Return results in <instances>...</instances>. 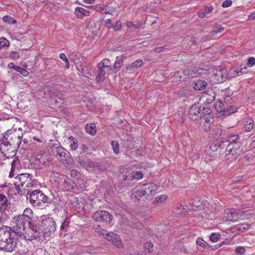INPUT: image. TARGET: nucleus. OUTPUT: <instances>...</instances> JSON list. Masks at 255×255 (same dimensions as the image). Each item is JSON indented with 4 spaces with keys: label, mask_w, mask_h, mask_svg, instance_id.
I'll use <instances>...</instances> for the list:
<instances>
[{
    "label": "nucleus",
    "mask_w": 255,
    "mask_h": 255,
    "mask_svg": "<svg viewBox=\"0 0 255 255\" xmlns=\"http://www.w3.org/2000/svg\"><path fill=\"white\" fill-rule=\"evenodd\" d=\"M49 158L45 153L37 154L35 157L34 164L39 168L47 166L49 164Z\"/></svg>",
    "instance_id": "obj_13"
},
{
    "label": "nucleus",
    "mask_w": 255,
    "mask_h": 255,
    "mask_svg": "<svg viewBox=\"0 0 255 255\" xmlns=\"http://www.w3.org/2000/svg\"><path fill=\"white\" fill-rule=\"evenodd\" d=\"M206 14L202 10L198 12V16L201 18H204L206 16Z\"/></svg>",
    "instance_id": "obj_61"
},
{
    "label": "nucleus",
    "mask_w": 255,
    "mask_h": 255,
    "mask_svg": "<svg viewBox=\"0 0 255 255\" xmlns=\"http://www.w3.org/2000/svg\"><path fill=\"white\" fill-rule=\"evenodd\" d=\"M143 61L142 60H136V61L132 63L131 64L128 65L127 67V69L128 70H132L135 68H137L143 64Z\"/></svg>",
    "instance_id": "obj_35"
},
{
    "label": "nucleus",
    "mask_w": 255,
    "mask_h": 255,
    "mask_svg": "<svg viewBox=\"0 0 255 255\" xmlns=\"http://www.w3.org/2000/svg\"><path fill=\"white\" fill-rule=\"evenodd\" d=\"M239 72L238 68H233L229 70V75L231 77H235L236 76H240L241 75H236L237 72Z\"/></svg>",
    "instance_id": "obj_46"
},
{
    "label": "nucleus",
    "mask_w": 255,
    "mask_h": 255,
    "mask_svg": "<svg viewBox=\"0 0 255 255\" xmlns=\"http://www.w3.org/2000/svg\"><path fill=\"white\" fill-rule=\"evenodd\" d=\"M85 130L87 133L94 135L96 132V126L94 124H88L85 126Z\"/></svg>",
    "instance_id": "obj_32"
},
{
    "label": "nucleus",
    "mask_w": 255,
    "mask_h": 255,
    "mask_svg": "<svg viewBox=\"0 0 255 255\" xmlns=\"http://www.w3.org/2000/svg\"><path fill=\"white\" fill-rule=\"evenodd\" d=\"M108 237L107 240L110 241L113 245L118 248L123 247V243L121 239L118 235L113 232H110Z\"/></svg>",
    "instance_id": "obj_16"
},
{
    "label": "nucleus",
    "mask_w": 255,
    "mask_h": 255,
    "mask_svg": "<svg viewBox=\"0 0 255 255\" xmlns=\"http://www.w3.org/2000/svg\"><path fill=\"white\" fill-rule=\"evenodd\" d=\"M211 124L207 125V123H205L204 125V128L206 131H208L210 128Z\"/></svg>",
    "instance_id": "obj_63"
},
{
    "label": "nucleus",
    "mask_w": 255,
    "mask_h": 255,
    "mask_svg": "<svg viewBox=\"0 0 255 255\" xmlns=\"http://www.w3.org/2000/svg\"><path fill=\"white\" fill-rule=\"evenodd\" d=\"M52 151L55 154L57 158L63 164H67L68 163L69 152L62 146H54Z\"/></svg>",
    "instance_id": "obj_8"
},
{
    "label": "nucleus",
    "mask_w": 255,
    "mask_h": 255,
    "mask_svg": "<svg viewBox=\"0 0 255 255\" xmlns=\"http://www.w3.org/2000/svg\"><path fill=\"white\" fill-rule=\"evenodd\" d=\"M213 10V7L212 6H205L203 9V11L205 12V13L207 14L211 12H212Z\"/></svg>",
    "instance_id": "obj_58"
},
{
    "label": "nucleus",
    "mask_w": 255,
    "mask_h": 255,
    "mask_svg": "<svg viewBox=\"0 0 255 255\" xmlns=\"http://www.w3.org/2000/svg\"><path fill=\"white\" fill-rule=\"evenodd\" d=\"M211 111L209 108L203 107L201 108L200 115H202V117H205L207 115L210 114Z\"/></svg>",
    "instance_id": "obj_39"
},
{
    "label": "nucleus",
    "mask_w": 255,
    "mask_h": 255,
    "mask_svg": "<svg viewBox=\"0 0 255 255\" xmlns=\"http://www.w3.org/2000/svg\"><path fill=\"white\" fill-rule=\"evenodd\" d=\"M214 76L218 82H222L226 79V72L225 70L220 69L215 74Z\"/></svg>",
    "instance_id": "obj_26"
},
{
    "label": "nucleus",
    "mask_w": 255,
    "mask_h": 255,
    "mask_svg": "<svg viewBox=\"0 0 255 255\" xmlns=\"http://www.w3.org/2000/svg\"><path fill=\"white\" fill-rule=\"evenodd\" d=\"M93 219L97 222L109 224L113 219L112 216L106 210L95 212L92 215Z\"/></svg>",
    "instance_id": "obj_7"
},
{
    "label": "nucleus",
    "mask_w": 255,
    "mask_h": 255,
    "mask_svg": "<svg viewBox=\"0 0 255 255\" xmlns=\"http://www.w3.org/2000/svg\"><path fill=\"white\" fill-rule=\"evenodd\" d=\"M40 227L45 233H54L56 231V225L52 218L44 216L41 219Z\"/></svg>",
    "instance_id": "obj_6"
},
{
    "label": "nucleus",
    "mask_w": 255,
    "mask_h": 255,
    "mask_svg": "<svg viewBox=\"0 0 255 255\" xmlns=\"http://www.w3.org/2000/svg\"><path fill=\"white\" fill-rule=\"evenodd\" d=\"M167 196L165 195L158 196L154 201V204L157 206H161L166 202Z\"/></svg>",
    "instance_id": "obj_27"
},
{
    "label": "nucleus",
    "mask_w": 255,
    "mask_h": 255,
    "mask_svg": "<svg viewBox=\"0 0 255 255\" xmlns=\"http://www.w3.org/2000/svg\"><path fill=\"white\" fill-rule=\"evenodd\" d=\"M8 67L10 69H13L16 71V67H17V66L15 65L13 63H10L8 65Z\"/></svg>",
    "instance_id": "obj_60"
},
{
    "label": "nucleus",
    "mask_w": 255,
    "mask_h": 255,
    "mask_svg": "<svg viewBox=\"0 0 255 255\" xmlns=\"http://www.w3.org/2000/svg\"><path fill=\"white\" fill-rule=\"evenodd\" d=\"M28 193L27 198L29 199L30 203L33 206H38L41 202H48V197L39 190L28 191Z\"/></svg>",
    "instance_id": "obj_5"
},
{
    "label": "nucleus",
    "mask_w": 255,
    "mask_h": 255,
    "mask_svg": "<svg viewBox=\"0 0 255 255\" xmlns=\"http://www.w3.org/2000/svg\"><path fill=\"white\" fill-rule=\"evenodd\" d=\"M112 28L116 31L120 30L122 28L121 22L120 21H117L114 25L113 24Z\"/></svg>",
    "instance_id": "obj_51"
},
{
    "label": "nucleus",
    "mask_w": 255,
    "mask_h": 255,
    "mask_svg": "<svg viewBox=\"0 0 255 255\" xmlns=\"http://www.w3.org/2000/svg\"><path fill=\"white\" fill-rule=\"evenodd\" d=\"M89 7H94L97 11H100V12H102V10L103 9V7H101L100 6H98V5H96V6H89Z\"/></svg>",
    "instance_id": "obj_59"
},
{
    "label": "nucleus",
    "mask_w": 255,
    "mask_h": 255,
    "mask_svg": "<svg viewBox=\"0 0 255 255\" xmlns=\"http://www.w3.org/2000/svg\"><path fill=\"white\" fill-rule=\"evenodd\" d=\"M111 145L114 152L115 153H118L119 152V145L118 142L117 141H112L111 142Z\"/></svg>",
    "instance_id": "obj_45"
},
{
    "label": "nucleus",
    "mask_w": 255,
    "mask_h": 255,
    "mask_svg": "<svg viewBox=\"0 0 255 255\" xmlns=\"http://www.w3.org/2000/svg\"><path fill=\"white\" fill-rule=\"evenodd\" d=\"M16 244L17 240H0V250L11 252L15 249Z\"/></svg>",
    "instance_id": "obj_12"
},
{
    "label": "nucleus",
    "mask_w": 255,
    "mask_h": 255,
    "mask_svg": "<svg viewBox=\"0 0 255 255\" xmlns=\"http://www.w3.org/2000/svg\"><path fill=\"white\" fill-rule=\"evenodd\" d=\"M8 205V200L6 197L2 193H0V210H4Z\"/></svg>",
    "instance_id": "obj_29"
},
{
    "label": "nucleus",
    "mask_w": 255,
    "mask_h": 255,
    "mask_svg": "<svg viewBox=\"0 0 255 255\" xmlns=\"http://www.w3.org/2000/svg\"><path fill=\"white\" fill-rule=\"evenodd\" d=\"M246 249L243 246H238L236 248L235 252L237 255H244Z\"/></svg>",
    "instance_id": "obj_40"
},
{
    "label": "nucleus",
    "mask_w": 255,
    "mask_h": 255,
    "mask_svg": "<svg viewBox=\"0 0 255 255\" xmlns=\"http://www.w3.org/2000/svg\"><path fill=\"white\" fill-rule=\"evenodd\" d=\"M239 218V214L235 209H227L223 213L222 219L223 221L235 222Z\"/></svg>",
    "instance_id": "obj_10"
},
{
    "label": "nucleus",
    "mask_w": 255,
    "mask_h": 255,
    "mask_svg": "<svg viewBox=\"0 0 255 255\" xmlns=\"http://www.w3.org/2000/svg\"><path fill=\"white\" fill-rule=\"evenodd\" d=\"M19 167V161L17 158L14 157L11 163V170L9 174V177L11 178L14 176V172L16 171Z\"/></svg>",
    "instance_id": "obj_23"
},
{
    "label": "nucleus",
    "mask_w": 255,
    "mask_h": 255,
    "mask_svg": "<svg viewBox=\"0 0 255 255\" xmlns=\"http://www.w3.org/2000/svg\"><path fill=\"white\" fill-rule=\"evenodd\" d=\"M216 136H221L225 134V132L222 130V128H217L215 129Z\"/></svg>",
    "instance_id": "obj_53"
},
{
    "label": "nucleus",
    "mask_w": 255,
    "mask_h": 255,
    "mask_svg": "<svg viewBox=\"0 0 255 255\" xmlns=\"http://www.w3.org/2000/svg\"><path fill=\"white\" fill-rule=\"evenodd\" d=\"M65 141L69 145L71 150H75L77 148L78 146V142L76 138L73 136L68 137Z\"/></svg>",
    "instance_id": "obj_25"
},
{
    "label": "nucleus",
    "mask_w": 255,
    "mask_h": 255,
    "mask_svg": "<svg viewBox=\"0 0 255 255\" xmlns=\"http://www.w3.org/2000/svg\"><path fill=\"white\" fill-rule=\"evenodd\" d=\"M254 126V122L253 119H249L244 121V128L247 131H250Z\"/></svg>",
    "instance_id": "obj_28"
},
{
    "label": "nucleus",
    "mask_w": 255,
    "mask_h": 255,
    "mask_svg": "<svg viewBox=\"0 0 255 255\" xmlns=\"http://www.w3.org/2000/svg\"><path fill=\"white\" fill-rule=\"evenodd\" d=\"M16 68V71L19 72L23 76L26 77L28 75V72L24 69L19 66H18Z\"/></svg>",
    "instance_id": "obj_49"
},
{
    "label": "nucleus",
    "mask_w": 255,
    "mask_h": 255,
    "mask_svg": "<svg viewBox=\"0 0 255 255\" xmlns=\"http://www.w3.org/2000/svg\"><path fill=\"white\" fill-rule=\"evenodd\" d=\"M10 57L12 59H17L19 57V53L16 51H12L10 54Z\"/></svg>",
    "instance_id": "obj_54"
},
{
    "label": "nucleus",
    "mask_w": 255,
    "mask_h": 255,
    "mask_svg": "<svg viewBox=\"0 0 255 255\" xmlns=\"http://www.w3.org/2000/svg\"><path fill=\"white\" fill-rule=\"evenodd\" d=\"M60 58L65 62L66 64L65 69H68L70 68V64L69 62V60L67 59L66 55L64 53H60L59 55Z\"/></svg>",
    "instance_id": "obj_41"
},
{
    "label": "nucleus",
    "mask_w": 255,
    "mask_h": 255,
    "mask_svg": "<svg viewBox=\"0 0 255 255\" xmlns=\"http://www.w3.org/2000/svg\"><path fill=\"white\" fill-rule=\"evenodd\" d=\"M97 228H95V231L98 233V234L103 237L105 239L107 240V238L109 237L108 236L110 235V233H108V231L104 229H100L99 231L96 230Z\"/></svg>",
    "instance_id": "obj_43"
},
{
    "label": "nucleus",
    "mask_w": 255,
    "mask_h": 255,
    "mask_svg": "<svg viewBox=\"0 0 255 255\" xmlns=\"http://www.w3.org/2000/svg\"><path fill=\"white\" fill-rule=\"evenodd\" d=\"M75 14L78 18H83L84 16H89L90 11L82 7H77L75 9Z\"/></svg>",
    "instance_id": "obj_22"
},
{
    "label": "nucleus",
    "mask_w": 255,
    "mask_h": 255,
    "mask_svg": "<svg viewBox=\"0 0 255 255\" xmlns=\"http://www.w3.org/2000/svg\"><path fill=\"white\" fill-rule=\"evenodd\" d=\"M206 73L205 69L195 67L192 69H187L184 70V76L187 78H194Z\"/></svg>",
    "instance_id": "obj_14"
},
{
    "label": "nucleus",
    "mask_w": 255,
    "mask_h": 255,
    "mask_svg": "<svg viewBox=\"0 0 255 255\" xmlns=\"http://www.w3.org/2000/svg\"><path fill=\"white\" fill-rule=\"evenodd\" d=\"M254 65H255V59L253 57L249 58L248 59L247 66L251 67Z\"/></svg>",
    "instance_id": "obj_52"
},
{
    "label": "nucleus",
    "mask_w": 255,
    "mask_h": 255,
    "mask_svg": "<svg viewBox=\"0 0 255 255\" xmlns=\"http://www.w3.org/2000/svg\"><path fill=\"white\" fill-rule=\"evenodd\" d=\"M237 111V108L236 107H234L230 105L228 106L226 109L225 108L223 112L224 113L223 115L225 116H229Z\"/></svg>",
    "instance_id": "obj_36"
},
{
    "label": "nucleus",
    "mask_w": 255,
    "mask_h": 255,
    "mask_svg": "<svg viewBox=\"0 0 255 255\" xmlns=\"http://www.w3.org/2000/svg\"><path fill=\"white\" fill-rule=\"evenodd\" d=\"M105 26L108 28H112L113 24L112 23V21L110 19H107L105 20Z\"/></svg>",
    "instance_id": "obj_57"
},
{
    "label": "nucleus",
    "mask_w": 255,
    "mask_h": 255,
    "mask_svg": "<svg viewBox=\"0 0 255 255\" xmlns=\"http://www.w3.org/2000/svg\"><path fill=\"white\" fill-rule=\"evenodd\" d=\"M232 4V1L231 0H225L222 4V5L224 7H227L231 5Z\"/></svg>",
    "instance_id": "obj_56"
},
{
    "label": "nucleus",
    "mask_w": 255,
    "mask_h": 255,
    "mask_svg": "<svg viewBox=\"0 0 255 255\" xmlns=\"http://www.w3.org/2000/svg\"><path fill=\"white\" fill-rule=\"evenodd\" d=\"M61 181L60 185L63 187V188L67 190H70L73 188L72 184V181L70 179L66 177L65 176H61Z\"/></svg>",
    "instance_id": "obj_21"
},
{
    "label": "nucleus",
    "mask_w": 255,
    "mask_h": 255,
    "mask_svg": "<svg viewBox=\"0 0 255 255\" xmlns=\"http://www.w3.org/2000/svg\"><path fill=\"white\" fill-rule=\"evenodd\" d=\"M142 196L143 194L141 186H137L133 189L131 197L134 201H138Z\"/></svg>",
    "instance_id": "obj_20"
},
{
    "label": "nucleus",
    "mask_w": 255,
    "mask_h": 255,
    "mask_svg": "<svg viewBox=\"0 0 255 255\" xmlns=\"http://www.w3.org/2000/svg\"><path fill=\"white\" fill-rule=\"evenodd\" d=\"M16 240L12 236L11 228L7 227L0 228V240Z\"/></svg>",
    "instance_id": "obj_17"
},
{
    "label": "nucleus",
    "mask_w": 255,
    "mask_h": 255,
    "mask_svg": "<svg viewBox=\"0 0 255 255\" xmlns=\"http://www.w3.org/2000/svg\"><path fill=\"white\" fill-rule=\"evenodd\" d=\"M14 183L20 194H24L23 191H28L30 187L34 186L31 176L27 173L18 174L15 178Z\"/></svg>",
    "instance_id": "obj_3"
},
{
    "label": "nucleus",
    "mask_w": 255,
    "mask_h": 255,
    "mask_svg": "<svg viewBox=\"0 0 255 255\" xmlns=\"http://www.w3.org/2000/svg\"><path fill=\"white\" fill-rule=\"evenodd\" d=\"M215 108L218 112H223L225 109L224 104L220 101L214 104Z\"/></svg>",
    "instance_id": "obj_42"
},
{
    "label": "nucleus",
    "mask_w": 255,
    "mask_h": 255,
    "mask_svg": "<svg viewBox=\"0 0 255 255\" xmlns=\"http://www.w3.org/2000/svg\"><path fill=\"white\" fill-rule=\"evenodd\" d=\"M220 237V235L218 233H213L211 235L210 239L213 242H216L219 240Z\"/></svg>",
    "instance_id": "obj_48"
},
{
    "label": "nucleus",
    "mask_w": 255,
    "mask_h": 255,
    "mask_svg": "<svg viewBox=\"0 0 255 255\" xmlns=\"http://www.w3.org/2000/svg\"><path fill=\"white\" fill-rule=\"evenodd\" d=\"M8 44L9 42L6 39L3 37H1L0 38V49H1L5 46H8Z\"/></svg>",
    "instance_id": "obj_50"
},
{
    "label": "nucleus",
    "mask_w": 255,
    "mask_h": 255,
    "mask_svg": "<svg viewBox=\"0 0 255 255\" xmlns=\"http://www.w3.org/2000/svg\"><path fill=\"white\" fill-rule=\"evenodd\" d=\"M224 30V28L222 27L221 25H217L215 26L214 29L212 30L211 33L213 34H217L218 33H221L222 31H223Z\"/></svg>",
    "instance_id": "obj_47"
},
{
    "label": "nucleus",
    "mask_w": 255,
    "mask_h": 255,
    "mask_svg": "<svg viewBox=\"0 0 255 255\" xmlns=\"http://www.w3.org/2000/svg\"><path fill=\"white\" fill-rule=\"evenodd\" d=\"M4 22L8 24H15L16 23V21L9 16H4L2 18Z\"/></svg>",
    "instance_id": "obj_44"
},
{
    "label": "nucleus",
    "mask_w": 255,
    "mask_h": 255,
    "mask_svg": "<svg viewBox=\"0 0 255 255\" xmlns=\"http://www.w3.org/2000/svg\"><path fill=\"white\" fill-rule=\"evenodd\" d=\"M174 77L175 78V80L176 82L184 81L187 78L186 76H184V71L175 72L174 74Z\"/></svg>",
    "instance_id": "obj_34"
},
{
    "label": "nucleus",
    "mask_w": 255,
    "mask_h": 255,
    "mask_svg": "<svg viewBox=\"0 0 255 255\" xmlns=\"http://www.w3.org/2000/svg\"><path fill=\"white\" fill-rule=\"evenodd\" d=\"M201 107L198 104H194L190 108L189 111L190 118L193 121H197L202 118L200 115Z\"/></svg>",
    "instance_id": "obj_15"
},
{
    "label": "nucleus",
    "mask_w": 255,
    "mask_h": 255,
    "mask_svg": "<svg viewBox=\"0 0 255 255\" xmlns=\"http://www.w3.org/2000/svg\"><path fill=\"white\" fill-rule=\"evenodd\" d=\"M227 141L229 142V143L224 151L221 150L220 152L225 156L231 155L234 158H236L241 152V143L237 141L239 135L227 133Z\"/></svg>",
    "instance_id": "obj_2"
},
{
    "label": "nucleus",
    "mask_w": 255,
    "mask_h": 255,
    "mask_svg": "<svg viewBox=\"0 0 255 255\" xmlns=\"http://www.w3.org/2000/svg\"><path fill=\"white\" fill-rule=\"evenodd\" d=\"M123 61L122 58H119L115 62L114 65L112 66L113 70H114V72H116L118 71L123 65Z\"/></svg>",
    "instance_id": "obj_37"
},
{
    "label": "nucleus",
    "mask_w": 255,
    "mask_h": 255,
    "mask_svg": "<svg viewBox=\"0 0 255 255\" xmlns=\"http://www.w3.org/2000/svg\"><path fill=\"white\" fill-rule=\"evenodd\" d=\"M205 118V123H207V125L211 124L213 122V118L211 115V114L207 115Z\"/></svg>",
    "instance_id": "obj_55"
},
{
    "label": "nucleus",
    "mask_w": 255,
    "mask_h": 255,
    "mask_svg": "<svg viewBox=\"0 0 255 255\" xmlns=\"http://www.w3.org/2000/svg\"><path fill=\"white\" fill-rule=\"evenodd\" d=\"M13 131H16L13 128L7 130L4 135L5 140L3 139L0 144V150L1 153L7 159L10 158L13 159L15 157L14 151L20 145L22 139V135H17L13 133Z\"/></svg>",
    "instance_id": "obj_1"
},
{
    "label": "nucleus",
    "mask_w": 255,
    "mask_h": 255,
    "mask_svg": "<svg viewBox=\"0 0 255 255\" xmlns=\"http://www.w3.org/2000/svg\"><path fill=\"white\" fill-rule=\"evenodd\" d=\"M144 247L147 248L149 251L150 248L152 247V244L151 243H146L144 244Z\"/></svg>",
    "instance_id": "obj_64"
},
{
    "label": "nucleus",
    "mask_w": 255,
    "mask_h": 255,
    "mask_svg": "<svg viewBox=\"0 0 255 255\" xmlns=\"http://www.w3.org/2000/svg\"><path fill=\"white\" fill-rule=\"evenodd\" d=\"M61 176H63V175H59L57 173H53L51 174L50 176V180L51 182H54L60 185L61 181L62 180Z\"/></svg>",
    "instance_id": "obj_33"
},
{
    "label": "nucleus",
    "mask_w": 255,
    "mask_h": 255,
    "mask_svg": "<svg viewBox=\"0 0 255 255\" xmlns=\"http://www.w3.org/2000/svg\"><path fill=\"white\" fill-rule=\"evenodd\" d=\"M249 18L251 20H255V11L251 13L249 15Z\"/></svg>",
    "instance_id": "obj_62"
},
{
    "label": "nucleus",
    "mask_w": 255,
    "mask_h": 255,
    "mask_svg": "<svg viewBox=\"0 0 255 255\" xmlns=\"http://www.w3.org/2000/svg\"><path fill=\"white\" fill-rule=\"evenodd\" d=\"M124 179L128 181H130L134 179H140L143 177V174L140 171L130 172L128 171L126 173V174L123 176Z\"/></svg>",
    "instance_id": "obj_18"
},
{
    "label": "nucleus",
    "mask_w": 255,
    "mask_h": 255,
    "mask_svg": "<svg viewBox=\"0 0 255 255\" xmlns=\"http://www.w3.org/2000/svg\"><path fill=\"white\" fill-rule=\"evenodd\" d=\"M19 216L30 223L32 220L33 211L30 208H27L24 210L23 213Z\"/></svg>",
    "instance_id": "obj_24"
},
{
    "label": "nucleus",
    "mask_w": 255,
    "mask_h": 255,
    "mask_svg": "<svg viewBox=\"0 0 255 255\" xmlns=\"http://www.w3.org/2000/svg\"><path fill=\"white\" fill-rule=\"evenodd\" d=\"M106 74H107V71L102 69H99V72L96 78V81L98 82H102L104 81Z\"/></svg>",
    "instance_id": "obj_31"
},
{
    "label": "nucleus",
    "mask_w": 255,
    "mask_h": 255,
    "mask_svg": "<svg viewBox=\"0 0 255 255\" xmlns=\"http://www.w3.org/2000/svg\"><path fill=\"white\" fill-rule=\"evenodd\" d=\"M143 196L147 199H151L155 194L157 186L153 183H148L141 185Z\"/></svg>",
    "instance_id": "obj_9"
},
{
    "label": "nucleus",
    "mask_w": 255,
    "mask_h": 255,
    "mask_svg": "<svg viewBox=\"0 0 255 255\" xmlns=\"http://www.w3.org/2000/svg\"><path fill=\"white\" fill-rule=\"evenodd\" d=\"M30 223L20 216L14 217L10 222L11 228L13 230L14 235L18 237L25 230V225Z\"/></svg>",
    "instance_id": "obj_4"
},
{
    "label": "nucleus",
    "mask_w": 255,
    "mask_h": 255,
    "mask_svg": "<svg viewBox=\"0 0 255 255\" xmlns=\"http://www.w3.org/2000/svg\"><path fill=\"white\" fill-rule=\"evenodd\" d=\"M98 69H102L107 71V75L114 73L112 66L111 65V62L108 59H104L101 63L98 65Z\"/></svg>",
    "instance_id": "obj_19"
},
{
    "label": "nucleus",
    "mask_w": 255,
    "mask_h": 255,
    "mask_svg": "<svg viewBox=\"0 0 255 255\" xmlns=\"http://www.w3.org/2000/svg\"><path fill=\"white\" fill-rule=\"evenodd\" d=\"M239 72H237L236 75H243V74H246L249 72V70L247 66L241 65L239 68H238Z\"/></svg>",
    "instance_id": "obj_38"
},
{
    "label": "nucleus",
    "mask_w": 255,
    "mask_h": 255,
    "mask_svg": "<svg viewBox=\"0 0 255 255\" xmlns=\"http://www.w3.org/2000/svg\"><path fill=\"white\" fill-rule=\"evenodd\" d=\"M21 234L18 236L20 239L31 241L39 237V234L37 231L31 228H25V231L21 233Z\"/></svg>",
    "instance_id": "obj_11"
},
{
    "label": "nucleus",
    "mask_w": 255,
    "mask_h": 255,
    "mask_svg": "<svg viewBox=\"0 0 255 255\" xmlns=\"http://www.w3.org/2000/svg\"><path fill=\"white\" fill-rule=\"evenodd\" d=\"M207 83L204 80H198L195 83L194 88L197 90H201L205 88Z\"/></svg>",
    "instance_id": "obj_30"
}]
</instances>
